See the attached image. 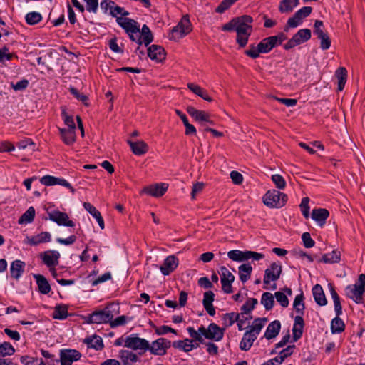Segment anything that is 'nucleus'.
I'll use <instances>...</instances> for the list:
<instances>
[{
	"label": "nucleus",
	"mask_w": 365,
	"mask_h": 365,
	"mask_svg": "<svg viewBox=\"0 0 365 365\" xmlns=\"http://www.w3.org/2000/svg\"><path fill=\"white\" fill-rule=\"evenodd\" d=\"M225 329L220 327L215 323H211L207 327L200 326L198 330H195L193 327H189L187 331L191 338L200 343L204 342L203 337L209 340L219 341L222 339Z\"/></svg>",
	"instance_id": "1"
},
{
	"label": "nucleus",
	"mask_w": 365,
	"mask_h": 365,
	"mask_svg": "<svg viewBox=\"0 0 365 365\" xmlns=\"http://www.w3.org/2000/svg\"><path fill=\"white\" fill-rule=\"evenodd\" d=\"M237 20L239 21L236 24V41L240 47L244 48L247 45L252 31L251 24L253 22V19L249 15H243L237 17Z\"/></svg>",
	"instance_id": "2"
},
{
	"label": "nucleus",
	"mask_w": 365,
	"mask_h": 365,
	"mask_svg": "<svg viewBox=\"0 0 365 365\" xmlns=\"http://www.w3.org/2000/svg\"><path fill=\"white\" fill-rule=\"evenodd\" d=\"M365 292V274H361L356 283L348 285L345 288L346 296L354 301L356 304L363 303V295Z\"/></svg>",
	"instance_id": "3"
},
{
	"label": "nucleus",
	"mask_w": 365,
	"mask_h": 365,
	"mask_svg": "<svg viewBox=\"0 0 365 365\" xmlns=\"http://www.w3.org/2000/svg\"><path fill=\"white\" fill-rule=\"evenodd\" d=\"M288 200L287 195L277 190H269L263 196L264 204L269 208H281Z\"/></svg>",
	"instance_id": "4"
},
{
	"label": "nucleus",
	"mask_w": 365,
	"mask_h": 365,
	"mask_svg": "<svg viewBox=\"0 0 365 365\" xmlns=\"http://www.w3.org/2000/svg\"><path fill=\"white\" fill-rule=\"evenodd\" d=\"M191 31L192 25L188 16H183L178 24L170 30L168 37L170 40L177 41L185 37Z\"/></svg>",
	"instance_id": "5"
},
{
	"label": "nucleus",
	"mask_w": 365,
	"mask_h": 365,
	"mask_svg": "<svg viewBox=\"0 0 365 365\" xmlns=\"http://www.w3.org/2000/svg\"><path fill=\"white\" fill-rule=\"evenodd\" d=\"M113 318V314L108 307L92 312L87 317L89 324H106Z\"/></svg>",
	"instance_id": "6"
},
{
	"label": "nucleus",
	"mask_w": 365,
	"mask_h": 365,
	"mask_svg": "<svg viewBox=\"0 0 365 365\" xmlns=\"http://www.w3.org/2000/svg\"><path fill=\"white\" fill-rule=\"evenodd\" d=\"M311 31L309 29H299L291 39H289L284 45V48L289 50L297 45H300L311 38Z\"/></svg>",
	"instance_id": "7"
},
{
	"label": "nucleus",
	"mask_w": 365,
	"mask_h": 365,
	"mask_svg": "<svg viewBox=\"0 0 365 365\" xmlns=\"http://www.w3.org/2000/svg\"><path fill=\"white\" fill-rule=\"evenodd\" d=\"M40 257L43 263L50 268L54 277L57 275L55 267L58 264L60 254L56 250H47L40 254Z\"/></svg>",
	"instance_id": "8"
},
{
	"label": "nucleus",
	"mask_w": 365,
	"mask_h": 365,
	"mask_svg": "<svg viewBox=\"0 0 365 365\" xmlns=\"http://www.w3.org/2000/svg\"><path fill=\"white\" fill-rule=\"evenodd\" d=\"M282 271V266L276 262L271 264L269 268L265 269L263 282L264 284V289H268L267 285L270 284L272 281H277L281 275Z\"/></svg>",
	"instance_id": "9"
},
{
	"label": "nucleus",
	"mask_w": 365,
	"mask_h": 365,
	"mask_svg": "<svg viewBox=\"0 0 365 365\" xmlns=\"http://www.w3.org/2000/svg\"><path fill=\"white\" fill-rule=\"evenodd\" d=\"M170 346V341L165 338H159L153 341L151 345L149 344V349L148 350L154 355L163 356L166 354L167 350Z\"/></svg>",
	"instance_id": "10"
},
{
	"label": "nucleus",
	"mask_w": 365,
	"mask_h": 365,
	"mask_svg": "<svg viewBox=\"0 0 365 365\" xmlns=\"http://www.w3.org/2000/svg\"><path fill=\"white\" fill-rule=\"evenodd\" d=\"M219 274L221 277V284L223 292L227 294L232 293V283L235 280V276L224 266L220 267Z\"/></svg>",
	"instance_id": "11"
},
{
	"label": "nucleus",
	"mask_w": 365,
	"mask_h": 365,
	"mask_svg": "<svg viewBox=\"0 0 365 365\" xmlns=\"http://www.w3.org/2000/svg\"><path fill=\"white\" fill-rule=\"evenodd\" d=\"M125 346L133 350L145 351L149 349V342L145 339L130 336L125 340Z\"/></svg>",
	"instance_id": "12"
},
{
	"label": "nucleus",
	"mask_w": 365,
	"mask_h": 365,
	"mask_svg": "<svg viewBox=\"0 0 365 365\" xmlns=\"http://www.w3.org/2000/svg\"><path fill=\"white\" fill-rule=\"evenodd\" d=\"M81 354L76 349H62L60 351V365H72L74 361H78Z\"/></svg>",
	"instance_id": "13"
},
{
	"label": "nucleus",
	"mask_w": 365,
	"mask_h": 365,
	"mask_svg": "<svg viewBox=\"0 0 365 365\" xmlns=\"http://www.w3.org/2000/svg\"><path fill=\"white\" fill-rule=\"evenodd\" d=\"M48 218L58 225L73 227L75 226L73 221L69 220L68 215L59 210H53L48 213Z\"/></svg>",
	"instance_id": "14"
},
{
	"label": "nucleus",
	"mask_w": 365,
	"mask_h": 365,
	"mask_svg": "<svg viewBox=\"0 0 365 365\" xmlns=\"http://www.w3.org/2000/svg\"><path fill=\"white\" fill-rule=\"evenodd\" d=\"M40 182L46 186L59 185L68 188L72 193L75 192L73 186L64 178H56L53 175H46L40 179Z\"/></svg>",
	"instance_id": "15"
},
{
	"label": "nucleus",
	"mask_w": 365,
	"mask_h": 365,
	"mask_svg": "<svg viewBox=\"0 0 365 365\" xmlns=\"http://www.w3.org/2000/svg\"><path fill=\"white\" fill-rule=\"evenodd\" d=\"M117 24L128 33H140V25L134 19L127 17H117Z\"/></svg>",
	"instance_id": "16"
},
{
	"label": "nucleus",
	"mask_w": 365,
	"mask_h": 365,
	"mask_svg": "<svg viewBox=\"0 0 365 365\" xmlns=\"http://www.w3.org/2000/svg\"><path fill=\"white\" fill-rule=\"evenodd\" d=\"M168 185L165 183L155 184L145 187L143 190V192L148 195L159 197L163 196L167 191Z\"/></svg>",
	"instance_id": "17"
},
{
	"label": "nucleus",
	"mask_w": 365,
	"mask_h": 365,
	"mask_svg": "<svg viewBox=\"0 0 365 365\" xmlns=\"http://www.w3.org/2000/svg\"><path fill=\"white\" fill-rule=\"evenodd\" d=\"M178 265V259L174 255H170L165 258L160 269L163 275H169Z\"/></svg>",
	"instance_id": "18"
},
{
	"label": "nucleus",
	"mask_w": 365,
	"mask_h": 365,
	"mask_svg": "<svg viewBox=\"0 0 365 365\" xmlns=\"http://www.w3.org/2000/svg\"><path fill=\"white\" fill-rule=\"evenodd\" d=\"M164 48L158 45H152L148 48V56L150 59L157 62H161L165 58Z\"/></svg>",
	"instance_id": "19"
},
{
	"label": "nucleus",
	"mask_w": 365,
	"mask_h": 365,
	"mask_svg": "<svg viewBox=\"0 0 365 365\" xmlns=\"http://www.w3.org/2000/svg\"><path fill=\"white\" fill-rule=\"evenodd\" d=\"M51 236L48 232H42L35 236L26 237V242L30 245L36 246L41 243L51 241Z\"/></svg>",
	"instance_id": "20"
},
{
	"label": "nucleus",
	"mask_w": 365,
	"mask_h": 365,
	"mask_svg": "<svg viewBox=\"0 0 365 365\" xmlns=\"http://www.w3.org/2000/svg\"><path fill=\"white\" fill-rule=\"evenodd\" d=\"M140 34V35H138V44L139 46L144 43L145 46H148L153 41L152 32L146 24L143 25Z\"/></svg>",
	"instance_id": "21"
},
{
	"label": "nucleus",
	"mask_w": 365,
	"mask_h": 365,
	"mask_svg": "<svg viewBox=\"0 0 365 365\" xmlns=\"http://www.w3.org/2000/svg\"><path fill=\"white\" fill-rule=\"evenodd\" d=\"M215 294L212 291H207L204 293L202 304L205 309L210 316L215 314V309L212 305L214 301Z\"/></svg>",
	"instance_id": "22"
},
{
	"label": "nucleus",
	"mask_w": 365,
	"mask_h": 365,
	"mask_svg": "<svg viewBox=\"0 0 365 365\" xmlns=\"http://www.w3.org/2000/svg\"><path fill=\"white\" fill-rule=\"evenodd\" d=\"M128 143L129 144L132 152L136 155H142L148 151V145L143 140L133 142L128 140Z\"/></svg>",
	"instance_id": "23"
},
{
	"label": "nucleus",
	"mask_w": 365,
	"mask_h": 365,
	"mask_svg": "<svg viewBox=\"0 0 365 365\" xmlns=\"http://www.w3.org/2000/svg\"><path fill=\"white\" fill-rule=\"evenodd\" d=\"M26 264L21 260L16 259L11 262L10 267L11 277L19 279L24 272Z\"/></svg>",
	"instance_id": "24"
},
{
	"label": "nucleus",
	"mask_w": 365,
	"mask_h": 365,
	"mask_svg": "<svg viewBox=\"0 0 365 365\" xmlns=\"http://www.w3.org/2000/svg\"><path fill=\"white\" fill-rule=\"evenodd\" d=\"M186 110L188 114L196 121H210V115L205 111L197 110L193 106H187Z\"/></svg>",
	"instance_id": "25"
},
{
	"label": "nucleus",
	"mask_w": 365,
	"mask_h": 365,
	"mask_svg": "<svg viewBox=\"0 0 365 365\" xmlns=\"http://www.w3.org/2000/svg\"><path fill=\"white\" fill-rule=\"evenodd\" d=\"M329 215V211L324 208L314 209L312 212V218L321 227L325 224Z\"/></svg>",
	"instance_id": "26"
},
{
	"label": "nucleus",
	"mask_w": 365,
	"mask_h": 365,
	"mask_svg": "<svg viewBox=\"0 0 365 365\" xmlns=\"http://www.w3.org/2000/svg\"><path fill=\"white\" fill-rule=\"evenodd\" d=\"M258 336L247 330L243 335V337L240 343V348L243 351H248L256 340Z\"/></svg>",
	"instance_id": "27"
},
{
	"label": "nucleus",
	"mask_w": 365,
	"mask_h": 365,
	"mask_svg": "<svg viewBox=\"0 0 365 365\" xmlns=\"http://www.w3.org/2000/svg\"><path fill=\"white\" fill-rule=\"evenodd\" d=\"M281 329V323L279 320L272 322L267 327L264 336L267 339L275 338L279 333Z\"/></svg>",
	"instance_id": "28"
},
{
	"label": "nucleus",
	"mask_w": 365,
	"mask_h": 365,
	"mask_svg": "<svg viewBox=\"0 0 365 365\" xmlns=\"http://www.w3.org/2000/svg\"><path fill=\"white\" fill-rule=\"evenodd\" d=\"M304 325V319L302 316L297 315L294 318V323L292 328L293 340L297 341L302 335V329Z\"/></svg>",
	"instance_id": "29"
},
{
	"label": "nucleus",
	"mask_w": 365,
	"mask_h": 365,
	"mask_svg": "<svg viewBox=\"0 0 365 365\" xmlns=\"http://www.w3.org/2000/svg\"><path fill=\"white\" fill-rule=\"evenodd\" d=\"M314 299L319 306H324L327 304L325 294L321 285L316 284L312 288Z\"/></svg>",
	"instance_id": "30"
},
{
	"label": "nucleus",
	"mask_w": 365,
	"mask_h": 365,
	"mask_svg": "<svg viewBox=\"0 0 365 365\" xmlns=\"http://www.w3.org/2000/svg\"><path fill=\"white\" fill-rule=\"evenodd\" d=\"M34 277L36 280L38 291L43 294H48L51 291V286L46 277L41 274H34Z\"/></svg>",
	"instance_id": "31"
},
{
	"label": "nucleus",
	"mask_w": 365,
	"mask_h": 365,
	"mask_svg": "<svg viewBox=\"0 0 365 365\" xmlns=\"http://www.w3.org/2000/svg\"><path fill=\"white\" fill-rule=\"evenodd\" d=\"M341 259V253L337 250H333L330 253L324 254L321 259L318 260V262H324L326 264L337 263Z\"/></svg>",
	"instance_id": "32"
},
{
	"label": "nucleus",
	"mask_w": 365,
	"mask_h": 365,
	"mask_svg": "<svg viewBox=\"0 0 365 365\" xmlns=\"http://www.w3.org/2000/svg\"><path fill=\"white\" fill-rule=\"evenodd\" d=\"M83 207L93 217L96 219L100 227L103 229L104 221L100 212L89 202H84Z\"/></svg>",
	"instance_id": "33"
},
{
	"label": "nucleus",
	"mask_w": 365,
	"mask_h": 365,
	"mask_svg": "<svg viewBox=\"0 0 365 365\" xmlns=\"http://www.w3.org/2000/svg\"><path fill=\"white\" fill-rule=\"evenodd\" d=\"M274 39L272 38V36H269L263 38L259 43V49L261 53H269L273 48L276 47Z\"/></svg>",
	"instance_id": "34"
},
{
	"label": "nucleus",
	"mask_w": 365,
	"mask_h": 365,
	"mask_svg": "<svg viewBox=\"0 0 365 365\" xmlns=\"http://www.w3.org/2000/svg\"><path fill=\"white\" fill-rule=\"evenodd\" d=\"M68 306L66 304H57L54 307L53 312L52 314V317L55 319L63 320L68 317Z\"/></svg>",
	"instance_id": "35"
},
{
	"label": "nucleus",
	"mask_w": 365,
	"mask_h": 365,
	"mask_svg": "<svg viewBox=\"0 0 365 365\" xmlns=\"http://www.w3.org/2000/svg\"><path fill=\"white\" fill-rule=\"evenodd\" d=\"M60 133L63 141L66 145H71L76 140V132L73 129L61 128Z\"/></svg>",
	"instance_id": "36"
},
{
	"label": "nucleus",
	"mask_w": 365,
	"mask_h": 365,
	"mask_svg": "<svg viewBox=\"0 0 365 365\" xmlns=\"http://www.w3.org/2000/svg\"><path fill=\"white\" fill-rule=\"evenodd\" d=\"M84 343H86L88 347L93 348L98 351L101 350L104 346L102 338L97 335L86 338L84 340Z\"/></svg>",
	"instance_id": "37"
},
{
	"label": "nucleus",
	"mask_w": 365,
	"mask_h": 365,
	"mask_svg": "<svg viewBox=\"0 0 365 365\" xmlns=\"http://www.w3.org/2000/svg\"><path fill=\"white\" fill-rule=\"evenodd\" d=\"M239 276L242 282H246L251 276L252 267L248 264H241L239 267Z\"/></svg>",
	"instance_id": "38"
},
{
	"label": "nucleus",
	"mask_w": 365,
	"mask_h": 365,
	"mask_svg": "<svg viewBox=\"0 0 365 365\" xmlns=\"http://www.w3.org/2000/svg\"><path fill=\"white\" fill-rule=\"evenodd\" d=\"M338 79V90L342 91L344 88L347 78V71L344 67L339 68L335 73Z\"/></svg>",
	"instance_id": "39"
},
{
	"label": "nucleus",
	"mask_w": 365,
	"mask_h": 365,
	"mask_svg": "<svg viewBox=\"0 0 365 365\" xmlns=\"http://www.w3.org/2000/svg\"><path fill=\"white\" fill-rule=\"evenodd\" d=\"M267 322V318H266V317L257 318L253 321L252 324L250 327L249 330L252 333H254L255 334L258 336Z\"/></svg>",
	"instance_id": "40"
},
{
	"label": "nucleus",
	"mask_w": 365,
	"mask_h": 365,
	"mask_svg": "<svg viewBox=\"0 0 365 365\" xmlns=\"http://www.w3.org/2000/svg\"><path fill=\"white\" fill-rule=\"evenodd\" d=\"M261 304L267 311L271 310L274 304V296L270 292H264L261 297Z\"/></svg>",
	"instance_id": "41"
},
{
	"label": "nucleus",
	"mask_w": 365,
	"mask_h": 365,
	"mask_svg": "<svg viewBox=\"0 0 365 365\" xmlns=\"http://www.w3.org/2000/svg\"><path fill=\"white\" fill-rule=\"evenodd\" d=\"M173 346L175 348L183 350L185 352H189L193 349L192 341L189 339L174 341L173 343Z\"/></svg>",
	"instance_id": "42"
},
{
	"label": "nucleus",
	"mask_w": 365,
	"mask_h": 365,
	"mask_svg": "<svg viewBox=\"0 0 365 365\" xmlns=\"http://www.w3.org/2000/svg\"><path fill=\"white\" fill-rule=\"evenodd\" d=\"M120 354V359L124 365H128L129 362H136L138 359L137 355L130 351L122 350Z\"/></svg>",
	"instance_id": "43"
},
{
	"label": "nucleus",
	"mask_w": 365,
	"mask_h": 365,
	"mask_svg": "<svg viewBox=\"0 0 365 365\" xmlns=\"http://www.w3.org/2000/svg\"><path fill=\"white\" fill-rule=\"evenodd\" d=\"M228 257L236 262H242L247 260V251H241L239 250H233L227 253Z\"/></svg>",
	"instance_id": "44"
},
{
	"label": "nucleus",
	"mask_w": 365,
	"mask_h": 365,
	"mask_svg": "<svg viewBox=\"0 0 365 365\" xmlns=\"http://www.w3.org/2000/svg\"><path fill=\"white\" fill-rule=\"evenodd\" d=\"M345 324L339 316H336L331 322V329L333 334L341 333L344 331Z\"/></svg>",
	"instance_id": "45"
},
{
	"label": "nucleus",
	"mask_w": 365,
	"mask_h": 365,
	"mask_svg": "<svg viewBox=\"0 0 365 365\" xmlns=\"http://www.w3.org/2000/svg\"><path fill=\"white\" fill-rule=\"evenodd\" d=\"M304 294L302 292L301 294L297 295L294 300L293 307L294 310L302 316L304 314V311L305 309V305L303 302Z\"/></svg>",
	"instance_id": "46"
},
{
	"label": "nucleus",
	"mask_w": 365,
	"mask_h": 365,
	"mask_svg": "<svg viewBox=\"0 0 365 365\" xmlns=\"http://www.w3.org/2000/svg\"><path fill=\"white\" fill-rule=\"evenodd\" d=\"M298 4L299 0H282L279 4V9L281 12L292 11Z\"/></svg>",
	"instance_id": "47"
},
{
	"label": "nucleus",
	"mask_w": 365,
	"mask_h": 365,
	"mask_svg": "<svg viewBox=\"0 0 365 365\" xmlns=\"http://www.w3.org/2000/svg\"><path fill=\"white\" fill-rule=\"evenodd\" d=\"M295 345L288 346L279 352V355L274 358V361L277 363L282 364L286 358L292 354Z\"/></svg>",
	"instance_id": "48"
},
{
	"label": "nucleus",
	"mask_w": 365,
	"mask_h": 365,
	"mask_svg": "<svg viewBox=\"0 0 365 365\" xmlns=\"http://www.w3.org/2000/svg\"><path fill=\"white\" fill-rule=\"evenodd\" d=\"M35 217V209L33 207H30L28 210L21 216L19 220V223H30L31 222Z\"/></svg>",
	"instance_id": "49"
},
{
	"label": "nucleus",
	"mask_w": 365,
	"mask_h": 365,
	"mask_svg": "<svg viewBox=\"0 0 365 365\" xmlns=\"http://www.w3.org/2000/svg\"><path fill=\"white\" fill-rule=\"evenodd\" d=\"M110 15L113 17H125L129 15V12L127 11L123 7L118 6L114 1V5L111 7Z\"/></svg>",
	"instance_id": "50"
},
{
	"label": "nucleus",
	"mask_w": 365,
	"mask_h": 365,
	"mask_svg": "<svg viewBox=\"0 0 365 365\" xmlns=\"http://www.w3.org/2000/svg\"><path fill=\"white\" fill-rule=\"evenodd\" d=\"M15 349L9 342H4L0 344V356H11L14 354Z\"/></svg>",
	"instance_id": "51"
},
{
	"label": "nucleus",
	"mask_w": 365,
	"mask_h": 365,
	"mask_svg": "<svg viewBox=\"0 0 365 365\" xmlns=\"http://www.w3.org/2000/svg\"><path fill=\"white\" fill-rule=\"evenodd\" d=\"M239 319V314L235 312L227 313L223 315V324L226 327L232 326Z\"/></svg>",
	"instance_id": "52"
},
{
	"label": "nucleus",
	"mask_w": 365,
	"mask_h": 365,
	"mask_svg": "<svg viewBox=\"0 0 365 365\" xmlns=\"http://www.w3.org/2000/svg\"><path fill=\"white\" fill-rule=\"evenodd\" d=\"M26 21L29 25H34L38 23L41 19L42 16L40 13L36 11L29 12L26 15Z\"/></svg>",
	"instance_id": "53"
},
{
	"label": "nucleus",
	"mask_w": 365,
	"mask_h": 365,
	"mask_svg": "<svg viewBox=\"0 0 365 365\" xmlns=\"http://www.w3.org/2000/svg\"><path fill=\"white\" fill-rule=\"evenodd\" d=\"M258 303V301L255 298H250L246 301V302L242 306L241 310L242 312L241 314H248L252 309H254L255 305Z\"/></svg>",
	"instance_id": "54"
},
{
	"label": "nucleus",
	"mask_w": 365,
	"mask_h": 365,
	"mask_svg": "<svg viewBox=\"0 0 365 365\" xmlns=\"http://www.w3.org/2000/svg\"><path fill=\"white\" fill-rule=\"evenodd\" d=\"M271 179L278 189L283 190L286 187V181L281 175H272Z\"/></svg>",
	"instance_id": "55"
},
{
	"label": "nucleus",
	"mask_w": 365,
	"mask_h": 365,
	"mask_svg": "<svg viewBox=\"0 0 365 365\" xmlns=\"http://www.w3.org/2000/svg\"><path fill=\"white\" fill-rule=\"evenodd\" d=\"M245 53L247 56L255 59L259 56L261 52L259 51L258 45L255 46V44H251L249 46V49L245 51Z\"/></svg>",
	"instance_id": "56"
},
{
	"label": "nucleus",
	"mask_w": 365,
	"mask_h": 365,
	"mask_svg": "<svg viewBox=\"0 0 365 365\" xmlns=\"http://www.w3.org/2000/svg\"><path fill=\"white\" fill-rule=\"evenodd\" d=\"M154 329L155 332L157 335H164L168 333H173L177 334V331L174 329L166 325H163L160 327L154 326Z\"/></svg>",
	"instance_id": "57"
},
{
	"label": "nucleus",
	"mask_w": 365,
	"mask_h": 365,
	"mask_svg": "<svg viewBox=\"0 0 365 365\" xmlns=\"http://www.w3.org/2000/svg\"><path fill=\"white\" fill-rule=\"evenodd\" d=\"M70 92L72 95H73L78 101L83 103V104L86 106H88V97L83 94L78 92V91L75 88H71Z\"/></svg>",
	"instance_id": "58"
},
{
	"label": "nucleus",
	"mask_w": 365,
	"mask_h": 365,
	"mask_svg": "<svg viewBox=\"0 0 365 365\" xmlns=\"http://www.w3.org/2000/svg\"><path fill=\"white\" fill-rule=\"evenodd\" d=\"M318 38L320 40V48L322 50H327L330 48L331 39L327 33L319 36Z\"/></svg>",
	"instance_id": "59"
},
{
	"label": "nucleus",
	"mask_w": 365,
	"mask_h": 365,
	"mask_svg": "<svg viewBox=\"0 0 365 365\" xmlns=\"http://www.w3.org/2000/svg\"><path fill=\"white\" fill-rule=\"evenodd\" d=\"M309 198L304 197L302 200L300 207L302 215L306 219L309 217Z\"/></svg>",
	"instance_id": "60"
},
{
	"label": "nucleus",
	"mask_w": 365,
	"mask_h": 365,
	"mask_svg": "<svg viewBox=\"0 0 365 365\" xmlns=\"http://www.w3.org/2000/svg\"><path fill=\"white\" fill-rule=\"evenodd\" d=\"M277 301L283 307H287L289 305V299L284 293L281 292H277L274 294Z\"/></svg>",
	"instance_id": "61"
},
{
	"label": "nucleus",
	"mask_w": 365,
	"mask_h": 365,
	"mask_svg": "<svg viewBox=\"0 0 365 365\" xmlns=\"http://www.w3.org/2000/svg\"><path fill=\"white\" fill-rule=\"evenodd\" d=\"M29 84V83L28 80L22 79L16 83H11V87L14 91H23V90H25L28 87Z\"/></svg>",
	"instance_id": "62"
},
{
	"label": "nucleus",
	"mask_w": 365,
	"mask_h": 365,
	"mask_svg": "<svg viewBox=\"0 0 365 365\" xmlns=\"http://www.w3.org/2000/svg\"><path fill=\"white\" fill-rule=\"evenodd\" d=\"M324 24L323 21L321 20H316L314 24V34L317 36V38L323 34H324L326 32L323 30Z\"/></svg>",
	"instance_id": "63"
},
{
	"label": "nucleus",
	"mask_w": 365,
	"mask_h": 365,
	"mask_svg": "<svg viewBox=\"0 0 365 365\" xmlns=\"http://www.w3.org/2000/svg\"><path fill=\"white\" fill-rule=\"evenodd\" d=\"M302 240L303 241V244L305 247L311 248L314 247L315 242L311 237L310 234L309 232H304L302 235Z\"/></svg>",
	"instance_id": "64"
}]
</instances>
